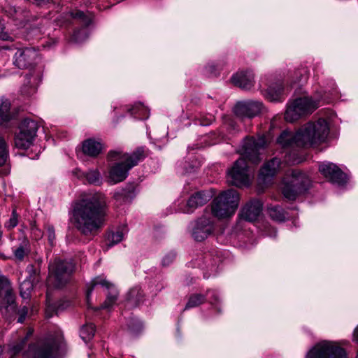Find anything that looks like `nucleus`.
I'll return each mask as SVG.
<instances>
[{
	"instance_id": "1",
	"label": "nucleus",
	"mask_w": 358,
	"mask_h": 358,
	"mask_svg": "<svg viewBox=\"0 0 358 358\" xmlns=\"http://www.w3.org/2000/svg\"><path fill=\"white\" fill-rule=\"evenodd\" d=\"M107 208L106 198L102 193L84 195L73 206L72 222L74 227L85 237H94L105 225Z\"/></svg>"
},
{
	"instance_id": "2",
	"label": "nucleus",
	"mask_w": 358,
	"mask_h": 358,
	"mask_svg": "<svg viewBox=\"0 0 358 358\" xmlns=\"http://www.w3.org/2000/svg\"><path fill=\"white\" fill-rule=\"evenodd\" d=\"M329 134L327 122L324 119H319L316 122H308L295 134L288 131H283L277 138V143L283 148L313 146L327 138Z\"/></svg>"
},
{
	"instance_id": "3",
	"label": "nucleus",
	"mask_w": 358,
	"mask_h": 358,
	"mask_svg": "<svg viewBox=\"0 0 358 358\" xmlns=\"http://www.w3.org/2000/svg\"><path fill=\"white\" fill-rule=\"evenodd\" d=\"M266 143V141L263 136L257 139L245 138L242 145L241 157L234 162L233 167L228 172L232 185L237 187L249 185L248 165L246 159L252 164H258L261 161L259 150L264 148Z\"/></svg>"
},
{
	"instance_id": "4",
	"label": "nucleus",
	"mask_w": 358,
	"mask_h": 358,
	"mask_svg": "<svg viewBox=\"0 0 358 358\" xmlns=\"http://www.w3.org/2000/svg\"><path fill=\"white\" fill-rule=\"evenodd\" d=\"M145 157L143 148H138L130 155L128 153L123 154L118 150H110L108 153V159L109 161L120 159L122 162L115 164L110 168L109 171L110 179L114 183L123 181L127 177L129 171L137 165L138 162L143 159Z\"/></svg>"
},
{
	"instance_id": "5",
	"label": "nucleus",
	"mask_w": 358,
	"mask_h": 358,
	"mask_svg": "<svg viewBox=\"0 0 358 358\" xmlns=\"http://www.w3.org/2000/svg\"><path fill=\"white\" fill-rule=\"evenodd\" d=\"M0 309L3 315L8 317L17 313L19 323H22L25 320L28 308L23 306L17 311L15 294L10 280L4 275H0Z\"/></svg>"
},
{
	"instance_id": "6",
	"label": "nucleus",
	"mask_w": 358,
	"mask_h": 358,
	"mask_svg": "<svg viewBox=\"0 0 358 358\" xmlns=\"http://www.w3.org/2000/svg\"><path fill=\"white\" fill-rule=\"evenodd\" d=\"M239 203V194L230 189L222 192L211 203V212L214 217L224 219L234 214Z\"/></svg>"
},
{
	"instance_id": "7",
	"label": "nucleus",
	"mask_w": 358,
	"mask_h": 358,
	"mask_svg": "<svg viewBox=\"0 0 358 358\" xmlns=\"http://www.w3.org/2000/svg\"><path fill=\"white\" fill-rule=\"evenodd\" d=\"M287 176L289 179L285 183L282 194L287 199L294 201L309 188L310 179L299 169H292Z\"/></svg>"
},
{
	"instance_id": "8",
	"label": "nucleus",
	"mask_w": 358,
	"mask_h": 358,
	"mask_svg": "<svg viewBox=\"0 0 358 358\" xmlns=\"http://www.w3.org/2000/svg\"><path fill=\"white\" fill-rule=\"evenodd\" d=\"M49 278L56 288L64 287L71 279L75 264L71 260L55 259L48 266Z\"/></svg>"
},
{
	"instance_id": "9",
	"label": "nucleus",
	"mask_w": 358,
	"mask_h": 358,
	"mask_svg": "<svg viewBox=\"0 0 358 358\" xmlns=\"http://www.w3.org/2000/svg\"><path fill=\"white\" fill-rule=\"evenodd\" d=\"M61 336L50 335L29 346L28 353L33 358H57L62 346Z\"/></svg>"
},
{
	"instance_id": "10",
	"label": "nucleus",
	"mask_w": 358,
	"mask_h": 358,
	"mask_svg": "<svg viewBox=\"0 0 358 358\" xmlns=\"http://www.w3.org/2000/svg\"><path fill=\"white\" fill-rule=\"evenodd\" d=\"M318 100L310 97H301L294 100L287 108L285 119L289 122H294L301 117L313 113L318 108Z\"/></svg>"
},
{
	"instance_id": "11",
	"label": "nucleus",
	"mask_w": 358,
	"mask_h": 358,
	"mask_svg": "<svg viewBox=\"0 0 358 358\" xmlns=\"http://www.w3.org/2000/svg\"><path fill=\"white\" fill-rule=\"evenodd\" d=\"M38 122L30 118H24L19 125V133L15 138V145L20 149H28L36 136Z\"/></svg>"
},
{
	"instance_id": "12",
	"label": "nucleus",
	"mask_w": 358,
	"mask_h": 358,
	"mask_svg": "<svg viewBox=\"0 0 358 358\" xmlns=\"http://www.w3.org/2000/svg\"><path fill=\"white\" fill-rule=\"evenodd\" d=\"M306 358H348L346 351L336 343L323 341L315 345Z\"/></svg>"
},
{
	"instance_id": "13",
	"label": "nucleus",
	"mask_w": 358,
	"mask_h": 358,
	"mask_svg": "<svg viewBox=\"0 0 358 358\" xmlns=\"http://www.w3.org/2000/svg\"><path fill=\"white\" fill-rule=\"evenodd\" d=\"M214 231V221L209 213L203 214L197 219L192 230V236L196 241L207 238Z\"/></svg>"
},
{
	"instance_id": "14",
	"label": "nucleus",
	"mask_w": 358,
	"mask_h": 358,
	"mask_svg": "<svg viewBox=\"0 0 358 358\" xmlns=\"http://www.w3.org/2000/svg\"><path fill=\"white\" fill-rule=\"evenodd\" d=\"M38 60V52L31 48L18 49L14 55L13 64L20 69L33 67Z\"/></svg>"
},
{
	"instance_id": "15",
	"label": "nucleus",
	"mask_w": 358,
	"mask_h": 358,
	"mask_svg": "<svg viewBox=\"0 0 358 358\" xmlns=\"http://www.w3.org/2000/svg\"><path fill=\"white\" fill-rule=\"evenodd\" d=\"M319 171L332 183L343 185L347 182V176L335 164L324 162L320 165Z\"/></svg>"
},
{
	"instance_id": "16",
	"label": "nucleus",
	"mask_w": 358,
	"mask_h": 358,
	"mask_svg": "<svg viewBox=\"0 0 358 358\" xmlns=\"http://www.w3.org/2000/svg\"><path fill=\"white\" fill-rule=\"evenodd\" d=\"M264 109L262 103L257 101H241L234 107L235 114L242 118H252L259 115Z\"/></svg>"
},
{
	"instance_id": "17",
	"label": "nucleus",
	"mask_w": 358,
	"mask_h": 358,
	"mask_svg": "<svg viewBox=\"0 0 358 358\" xmlns=\"http://www.w3.org/2000/svg\"><path fill=\"white\" fill-rule=\"evenodd\" d=\"M212 198V194L206 191H199L193 194L187 200L185 213H192L196 208L204 206Z\"/></svg>"
},
{
	"instance_id": "18",
	"label": "nucleus",
	"mask_w": 358,
	"mask_h": 358,
	"mask_svg": "<svg viewBox=\"0 0 358 358\" xmlns=\"http://www.w3.org/2000/svg\"><path fill=\"white\" fill-rule=\"evenodd\" d=\"M262 210V203L258 200H252L242 208L240 216L246 221L254 222L259 216Z\"/></svg>"
},
{
	"instance_id": "19",
	"label": "nucleus",
	"mask_w": 358,
	"mask_h": 358,
	"mask_svg": "<svg viewBox=\"0 0 358 358\" xmlns=\"http://www.w3.org/2000/svg\"><path fill=\"white\" fill-rule=\"evenodd\" d=\"M280 166V160L274 157L261 169L259 179L262 180L263 183H268L271 178H273L277 173Z\"/></svg>"
},
{
	"instance_id": "20",
	"label": "nucleus",
	"mask_w": 358,
	"mask_h": 358,
	"mask_svg": "<svg viewBox=\"0 0 358 358\" xmlns=\"http://www.w3.org/2000/svg\"><path fill=\"white\" fill-rule=\"evenodd\" d=\"M236 86L243 90H250L254 85V75L252 71H241L236 73L231 78Z\"/></svg>"
},
{
	"instance_id": "21",
	"label": "nucleus",
	"mask_w": 358,
	"mask_h": 358,
	"mask_svg": "<svg viewBox=\"0 0 358 358\" xmlns=\"http://www.w3.org/2000/svg\"><path fill=\"white\" fill-rule=\"evenodd\" d=\"M103 145L101 141L94 138H87L82 143L83 153L92 158L97 157L102 152Z\"/></svg>"
},
{
	"instance_id": "22",
	"label": "nucleus",
	"mask_w": 358,
	"mask_h": 358,
	"mask_svg": "<svg viewBox=\"0 0 358 358\" xmlns=\"http://www.w3.org/2000/svg\"><path fill=\"white\" fill-rule=\"evenodd\" d=\"M145 294L139 287H134L127 294L126 300L128 306L134 308L144 301Z\"/></svg>"
},
{
	"instance_id": "23",
	"label": "nucleus",
	"mask_w": 358,
	"mask_h": 358,
	"mask_svg": "<svg viewBox=\"0 0 358 358\" xmlns=\"http://www.w3.org/2000/svg\"><path fill=\"white\" fill-rule=\"evenodd\" d=\"M283 90V85L281 80L268 85L265 90L264 96L271 101H278L280 99V94Z\"/></svg>"
},
{
	"instance_id": "24",
	"label": "nucleus",
	"mask_w": 358,
	"mask_h": 358,
	"mask_svg": "<svg viewBox=\"0 0 358 358\" xmlns=\"http://www.w3.org/2000/svg\"><path fill=\"white\" fill-rule=\"evenodd\" d=\"M124 230L123 227H119L115 231H111L108 234L106 238V245L108 248H110L122 241L125 234Z\"/></svg>"
},
{
	"instance_id": "25",
	"label": "nucleus",
	"mask_w": 358,
	"mask_h": 358,
	"mask_svg": "<svg viewBox=\"0 0 358 358\" xmlns=\"http://www.w3.org/2000/svg\"><path fill=\"white\" fill-rule=\"evenodd\" d=\"M135 196L134 188L122 189L115 192L114 198L120 203H129Z\"/></svg>"
},
{
	"instance_id": "26",
	"label": "nucleus",
	"mask_w": 358,
	"mask_h": 358,
	"mask_svg": "<svg viewBox=\"0 0 358 358\" xmlns=\"http://www.w3.org/2000/svg\"><path fill=\"white\" fill-rule=\"evenodd\" d=\"M268 212L271 219L276 222H285L287 219V212L280 206H270Z\"/></svg>"
},
{
	"instance_id": "27",
	"label": "nucleus",
	"mask_w": 358,
	"mask_h": 358,
	"mask_svg": "<svg viewBox=\"0 0 358 358\" xmlns=\"http://www.w3.org/2000/svg\"><path fill=\"white\" fill-rule=\"evenodd\" d=\"M96 285H101L102 287H106L108 291L112 289V287H115L113 284L109 282L106 279L101 278V277H97L94 278L90 285V286L88 287L86 293V297L87 303H89L90 300V295L92 292L94 288Z\"/></svg>"
},
{
	"instance_id": "28",
	"label": "nucleus",
	"mask_w": 358,
	"mask_h": 358,
	"mask_svg": "<svg viewBox=\"0 0 358 358\" xmlns=\"http://www.w3.org/2000/svg\"><path fill=\"white\" fill-rule=\"evenodd\" d=\"M83 176L92 185H100L102 183V177L97 169H91L86 173H82L78 177Z\"/></svg>"
},
{
	"instance_id": "29",
	"label": "nucleus",
	"mask_w": 358,
	"mask_h": 358,
	"mask_svg": "<svg viewBox=\"0 0 358 358\" xmlns=\"http://www.w3.org/2000/svg\"><path fill=\"white\" fill-rule=\"evenodd\" d=\"M118 292L115 287H112L111 289L108 291L107 296L105 301L100 306L98 309H108L110 308L116 303L118 298Z\"/></svg>"
},
{
	"instance_id": "30",
	"label": "nucleus",
	"mask_w": 358,
	"mask_h": 358,
	"mask_svg": "<svg viewBox=\"0 0 358 358\" xmlns=\"http://www.w3.org/2000/svg\"><path fill=\"white\" fill-rule=\"evenodd\" d=\"M10 103L7 99H0V124L8 122L11 118Z\"/></svg>"
},
{
	"instance_id": "31",
	"label": "nucleus",
	"mask_w": 358,
	"mask_h": 358,
	"mask_svg": "<svg viewBox=\"0 0 358 358\" xmlns=\"http://www.w3.org/2000/svg\"><path fill=\"white\" fill-rule=\"evenodd\" d=\"M34 289V281L31 277L25 279L20 285V294L22 298L29 299Z\"/></svg>"
},
{
	"instance_id": "32",
	"label": "nucleus",
	"mask_w": 358,
	"mask_h": 358,
	"mask_svg": "<svg viewBox=\"0 0 358 358\" xmlns=\"http://www.w3.org/2000/svg\"><path fill=\"white\" fill-rule=\"evenodd\" d=\"M94 325L93 324H87L82 327L80 334L82 339L85 342H87L88 341L92 338V337L94 335Z\"/></svg>"
},
{
	"instance_id": "33",
	"label": "nucleus",
	"mask_w": 358,
	"mask_h": 358,
	"mask_svg": "<svg viewBox=\"0 0 358 358\" xmlns=\"http://www.w3.org/2000/svg\"><path fill=\"white\" fill-rule=\"evenodd\" d=\"M205 296L200 294H192L185 306V309L196 307L205 301Z\"/></svg>"
},
{
	"instance_id": "34",
	"label": "nucleus",
	"mask_w": 358,
	"mask_h": 358,
	"mask_svg": "<svg viewBox=\"0 0 358 358\" xmlns=\"http://www.w3.org/2000/svg\"><path fill=\"white\" fill-rule=\"evenodd\" d=\"M29 252V249L28 247V242L24 241L22 244H20L15 250L14 255L15 257L18 260H22L25 255H27Z\"/></svg>"
},
{
	"instance_id": "35",
	"label": "nucleus",
	"mask_w": 358,
	"mask_h": 358,
	"mask_svg": "<svg viewBox=\"0 0 358 358\" xmlns=\"http://www.w3.org/2000/svg\"><path fill=\"white\" fill-rule=\"evenodd\" d=\"M8 157V150L4 138L0 135V166L6 164Z\"/></svg>"
},
{
	"instance_id": "36",
	"label": "nucleus",
	"mask_w": 358,
	"mask_h": 358,
	"mask_svg": "<svg viewBox=\"0 0 358 358\" xmlns=\"http://www.w3.org/2000/svg\"><path fill=\"white\" fill-rule=\"evenodd\" d=\"M88 37L86 30L80 29L73 33L71 41L74 43H80Z\"/></svg>"
},
{
	"instance_id": "37",
	"label": "nucleus",
	"mask_w": 358,
	"mask_h": 358,
	"mask_svg": "<svg viewBox=\"0 0 358 358\" xmlns=\"http://www.w3.org/2000/svg\"><path fill=\"white\" fill-rule=\"evenodd\" d=\"M26 342L27 338H23L20 340L19 343L10 345V351L12 353L13 358L15 355H16L17 354L22 351Z\"/></svg>"
},
{
	"instance_id": "38",
	"label": "nucleus",
	"mask_w": 358,
	"mask_h": 358,
	"mask_svg": "<svg viewBox=\"0 0 358 358\" xmlns=\"http://www.w3.org/2000/svg\"><path fill=\"white\" fill-rule=\"evenodd\" d=\"M27 17L28 11L21 8H18L17 14L15 15L14 20L19 22L20 24H22L29 20Z\"/></svg>"
},
{
	"instance_id": "39",
	"label": "nucleus",
	"mask_w": 358,
	"mask_h": 358,
	"mask_svg": "<svg viewBox=\"0 0 358 358\" xmlns=\"http://www.w3.org/2000/svg\"><path fill=\"white\" fill-rule=\"evenodd\" d=\"M27 83H24V85L22 87L21 92L22 94H24L26 96H31L35 93L36 88L35 86H31L30 87H28L27 85L31 83V80H30L31 78L27 77Z\"/></svg>"
},
{
	"instance_id": "40",
	"label": "nucleus",
	"mask_w": 358,
	"mask_h": 358,
	"mask_svg": "<svg viewBox=\"0 0 358 358\" xmlns=\"http://www.w3.org/2000/svg\"><path fill=\"white\" fill-rule=\"evenodd\" d=\"M128 328L131 333L136 334L142 330L143 325L138 320H132L128 324Z\"/></svg>"
},
{
	"instance_id": "41",
	"label": "nucleus",
	"mask_w": 358,
	"mask_h": 358,
	"mask_svg": "<svg viewBox=\"0 0 358 358\" xmlns=\"http://www.w3.org/2000/svg\"><path fill=\"white\" fill-rule=\"evenodd\" d=\"M17 223V215L16 211L14 210H13L12 215L10 219L5 223V227H6L8 229H11L16 227Z\"/></svg>"
},
{
	"instance_id": "42",
	"label": "nucleus",
	"mask_w": 358,
	"mask_h": 358,
	"mask_svg": "<svg viewBox=\"0 0 358 358\" xmlns=\"http://www.w3.org/2000/svg\"><path fill=\"white\" fill-rule=\"evenodd\" d=\"M71 16L75 19H80L85 25L89 24V20L86 17L85 13L81 10H76L71 13Z\"/></svg>"
},
{
	"instance_id": "43",
	"label": "nucleus",
	"mask_w": 358,
	"mask_h": 358,
	"mask_svg": "<svg viewBox=\"0 0 358 358\" xmlns=\"http://www.w3.org/2000/svg\"><path fill=\"white\" fill-rule=\"evenodd\" d=\"M176 254L173 252H169L162 259V264L164 266H169L175 259Z\"/></svg>"
},
{
	"instance_id": "44",
	"label": "nucleus",
	"mask_w": 358,
	"mask_h": 358,
	"mask_svg": "<svg viewBox=\"0 0 358 358\" xmlns=\"http://www.w3.org/2000/svg\"><path fill=\"white\" fill-rule=\"evenodd\" d=\"M17 10L18 8L10 6L6 8L5 12L9 17L14 20L15 15L17 14Z\"/></svg>"
},
{
	"instance_id": "45",
	"label": "nucleus",
	"mask_w": 358,
	"mask_h": 358,
	"mask_svg": "<svg viewBox=\"0 0 358 358\" xmlns=\"http://www.w3.org/2000/svg\"><path fill=\"white\" fill-rule=\"evenodd\" d=\"M4 29L5 27L3 23L1 21H0V39L4 41L10 40L11 37H10L8 34L4 31Z\"/></svg>"
},
{
	"instance_id": "46",
	"label": "nucleus",
	"mask_w": 358,
	"mask_h": 358,
	"mask_svg": "<svg viewBox=\"0 0 358 358\" xmlns=\"http://www.w3.org/2000/svg\"><path fill=\"white\" fill-rule=\"evenodd\" d=\"M46 233H47L49 241L50 242L51 244H52V243H53V241H54V240L55 238V234L54 227H52V226H49L47 228Z\"/></svg>"
},
{
	"instance_id": "47",
	"label": "nucleus",
	"mask_w": 358,
	"mask_h": 358,
	"mask_svg": "<svg viewBox=\"0 0 358 358\" xmlns=\"http://www.w3.org/2000/svg\"><path fill=\"white\" fill-rule=\"evenodd\" d=\"M69 306H70V302L68 301H59L55 308L56 313L58 314V313L59 311L64 310Z\"/></svg>"
},
{
	"instance_id": "48",
	"label": "nucleus",
	"mask_w": 358,
	"mask_h": 358,
	"mask_svg": "<svg viewBox=\"0 0 358 358\" xmlns=\"http://www.w3.org/2000/svg\"><path fill=\"white\" fill-rule=\"evenodd\" d=\"M206 73L209 76H216V67L213 64H209L206 67Z\"/></svg>"
},
{
	"instance_id": "49",
	"label": "nucleus",
	"mask_w": 358,
	"mask_h": 358,
	"mask_svg": "<svg viewBox=\"0 0 358 358\" xmlns=\"http://www.w3.org/2000/svg\"><path fill=\"white\" fill-rule=\"evenodd\" d=\"M211 122H212V119H210V120H205L203 121H201L200 122V124L203 125V126H206V125L210 124L211 123Z\"/></svg>"
},
{
	"instance_id": "50",
	"label": "nucleus",
	"mask_w": 358,
	"mask_h": 358,
	"mask_svg": "<svg viewBox=\"0 0 358 358\" xmlns=\"http://www.w3.org/2000/svg\"><path fill=\"white\" fill-rule=\"evenodd\" d=\"M354 338L357 342H358V326L356 327L354 331Z\"/></svg>"
},
{
	"instance_id": "51",
	"label": "nucleus",
	"mask_w": 358,
	"mask_h": 358,
	"mask_svg": "<svg viewBox=\"0 0 358 358\" xmlns=\"http://www.w3.org/2000/svg\"><path fill=\"white\" fill-rule=\"evenodd\" d=\"M33 332H34L33 329H29V331L27 333V336L24 338H27V339L29 336L32 335Z\"/></svg>"
},
{
	"instance_id": "52",
	"label": "nucleus",
	"mask_w": 358,
	"mask_h": 358,
	"mask_svg": "<svg viewBox=\"0 0 358 358\" xmlns=\"http://www.w3.org/2000/svg\"><path fill=\"white\" fill-rule=\"evenodd\" d=\"M35 1H36V2H38V3H40V2L43 1V0H35Z\"/></svg>"
},
{
	"instance_id": "53",
	"label": "nucleus",
	"mask_w": 358,
	"mask_h": 358,
	"mask_svg": "<svg viewBox=\"0 0 358 358\" xmlns=\"http://www.w3.org/2000/svg\"><path fill=\"white\" fill-rule=\"evenodd\" d=\"M11 358H13V357H11Z\"/></svg>"
}]
</instances>
